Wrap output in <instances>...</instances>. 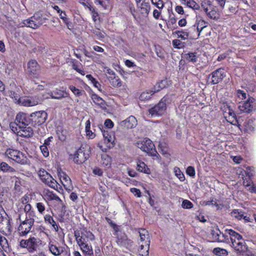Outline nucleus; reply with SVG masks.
<instances>
[{"instance_id":"25","label":"nucleus","mask_w":256,"mask_h":256,"mask_svg":"<svg viewBox=\"0 0 256 256\" xmlns=\"http://www.w3.org/2000/svg\"><path fill=\"white\" fill-rule=\"evenodd\" d=\"M136 169L138 171L146 174H150V169L144 162L140 160H138L136 162Z\"/></svg>"},{"instance_id":"42","label":"nucleus","mask_w":256,"mask_h":256,"mask_svg":"<svg viewBox=\"0 0 256 256\" xmlns=\"http://www.w3.org/2000/svg\"><path fill=\"white\" fill-rule=\"evenodd\" d=\"M213 252L218 256H226L228 254V252L226 250L220 248H214Z\"/></svg>"},{"instance_id":"37","label":"nucleus","mask_w":256,"mask_h":256,"mask_svg":"<svg viewBox=\"0 0 256 256\" xmlns=\"http://www.w3.org/2000/svg\"><path fill=\"white\" fill-rule=\"evenodd\" d=\"M102 164L106 168H110L111 165V158L106 154H104L102 156Z\"/></svg>"},{"instance_id":"28","label":"nucleus","mask_w":256,"mask_h":256,"mask_svg":"<svg viewBox=\"0 0 256 256\" xmlns=\"http://www.w3.org/2000/svg\"><path fill=\"white\" fill-rule=\"evenodd\" d=\"M108 79L114 87H120L122 86V82L118 76L116 74L110 76L108 77Z\"/></svg>"},{"instance_id":"50","label":"nucleus","mask_w":256,"mask_h":256,"mask_svg":"<svg viewBox=\"0 0 256 256\" xmlns=\"http://www.w3.org/2000/svg\"><path fill=\"white\" fill-rule=\"evenodd\" d=\"M212 234L213 238L220 242V231L218 229H216V230H214L212 232Z\"/></svg>"},{"instance_id":"22","label":"nucleus","mask_w":256,"mask_h":256,"mask_svg":"<svg viewBox=\"0 0 256 256\" xmlns=\"http://www.w3.org/2000/svg\"><path fill=\"white\" fill-rule=\"evenodd\" d=\"M48 248L52 254L56 256L62 253L64 248V247L57 246L50 242L48 244Z\"/></svg>"},{"instance_id":"4","label":"nucleus","mask_w":256,"mask_h":256,"mask_svg":"<svg viewBox=\"0 0 256 256\" xmlns=\"http://www.w3.org/2000/svg\"><path fill=\"white\" fill-rule=\"evenodd\" d=\"M74 234L78 246H82L90 241L94 240L95 238L94 234L85 228L75 230Z\"/></svg>"},{"instance_id":"59","label":"nucleus","mask_w":256,"mask_h":256,"mask_svg":"<svg viewBox=\"0 0 256 256\" xmlns=\"http://www.w3.org/2000/svg\"><path fill=\"white\" fill-rule=\"evenodd\" d=\"M90 10L92 12V20L94 22H96L97 20V18L98 16V14L92 7L90 8Z\"/></svg>"},{"instance_id":"23","label":"nucleus","mask_w":256,"mask_h":256,"mask_svg":"<svg viewBox=\"0 0 256 256\" xmlns=\"http://www.w3.org/2000/svg\"><path fill=\"white\" fill-rule=\"evenodd\" d=\"M48 94L52 99L60 100L63 98L66 97L68 94L63 90H56L52 92L48 93Z\"/></svg>"},{"instance_id":"39","label":"nucleus","mask_w":256,"mask_h":256,"mask_svg":"<svg viewBox=\"0 0 256 256\" xmlns=\"http://www.w3.org/2000/svg\"><path fill=\"white\" fill-rule=\"evenodd\" d=\"M207 16L208 18L212 20H217L218 18L216 10L212 6L210 8V10L208 12Z\"/></svg>"},{"instance_id":"56","label":"nucleus","mask_w":256,"mask_h":256,"mask_svg":"<svg viewBox=\"0 0 256 256\" xmlns=\"http://www.w3.org/2000/svg\"><path fill=\"white\" fill-rule=\"evenodd\" d=\"M31 197L30 194H26L21 198V202L22 204H27L30 202Z\"/></svg>"},{"instance_id":"58","label":"nucleus","mask_w":256,"mask_h":256,"mask_svg":"<svg viewBox=\"0 0 256 256\" xmlns=\"http://www.w3.org/2000/svg\"><path fill=\"white\" fill-rule=\"evenodd\" d=\"M40 150L44 157H48L49 156V152L47 146H40Z\"/></svg>"},{"instance_id":"62","label":"nucleus","mask_w":256,"mask_h":256,"mask_svg":"<svg viewBox=\"0 0 256 256\" xmlns=\"http://www.w3.org/2000/svg\"><path fill=\"white\" fill-rule=\"evenodd\" d=\"M130 191L134 195V196L140 198L141 196V192L140 190L135 188H131Z\"/></svg>"},{"instance_id":"12","label":"nucleus","mask_w":256,"mask_h":256,"mask_svg":"<svg viewBox=\"0 0 256 256\" xmlns=\"http://www.w3.org/2000/svg\"><path fill=\"white\" fill-rule=\"evenodd\" d=\"M254 102V99L249 98L247 100L240 104L238 108L242 112L249 113L256 108Z\"/></svg>"},{"instance_id":"6","label":"nucleus","mask_w":256,"mask_h":256,"mask_svg":"<svg viewBox=\"0 0 256 256\" xmlns=\"http://www.w3.org/2000/svg\"><path fill=\"white\" fill-rule=\"evenodd\" d=\"M40 240L35 237H30L27 240H20L19 246L22 248H26L28 252H34L36 250Z\"/></svg>"},{"instance_id":"63","label":"nucleus","mask_w":256,"mask_h":256,"mask_svg":"<svg viewBox=\"0 0 256 256\" xmlns=\"http://www.w3.org/2000/svg\"><path fill=\"white\" fill-rule=\"evenodd\" d=\"M172 44L176 48H180L182 46V43L179 40H172Z\"/></svg>"},{"instance_id":"13","label":"nucleus","mask_w":256,"mask_h":256,"mask_svg":"<svg viewBox=\"0 0 256 256\" xmlns=\"http://www.w3.org/2000/svg\"><path fill=\"white\" fill-rule=\"evenodd\" d=\"M40 66L37 62L34 60H30L27 64L28 72L34 78H37L39 75Z\"/></svg>"},{"instance_id":"45","label":"nucleus","mask_w":256,"mask_h":256,"mask_svg":"<svg viewBox=\"0 0 256 256\" xmlns=\"http://www.w3.org/2000/svg\"><path fill=\"white\" fill-rule=\"evenodd\" d=\"M174 172L175 176L180 180V181L183 182L184 180V176L178 168L174 167Z\"/></svg>"},{"instance_id":"38","label":"nucleus","mask_w":256,"mask_h":256,"mask_svg":"<svg viewBox=\"0 0 256 256\" xmlns=\"http://www.w3.org/2000/svg\"><path fill=\"white\" fill-rule=\"evenodd\" d=\"M196 53L189 52L185 54L184 58L189 62L194 63L197 61Z\"/></svg>"},{"instance_id":"21","label":"nucleus","mask_w":256,"mask_h":256,"mask_svg":"<svg viewBox=\"0 0 256 256\" xmlns=\"http://www.w3.org/2000/svg\"><path fill=\"white\" fill-rule=\"evenodd\" d=\"M206 22L204 20H200L196 24H194L191 28H190V30H196L198 36H200V33L202 30L206 27Z\"/></svg>"},{"instance_id":"64","label":"nucleus","mask_w":256,"mask_h":256,"mask_svg":"<svg viewBox=\"0 0 256 256\" xmlns=\"http://www.w3.org/2000/svg\"><path fill=\"white\" fill-rule=\"evenodd\" d=\"M59 14L60 18L66 24H68V18H66V12H64L62 11Z\"/></svg>"},{"instance_id":"32","label":"nucleus","mask_w":256,"mask_h":256,"mask_svg":"<svg viewBox=\"0 0 256 256\" xmlns=\"http://www.w3.org/2000/svg\"><path fill=\"white\" fill-rule=\"evenodd\" d=\"M82 250L86 254L91 256L93 254V250L92 245L89 243H86L82 246H79Z\"/></svg>"},{"instance_id":"16","label":"nucleus","mask_w":256,"mask_h":256,"mask_svg":"<svg viewBox=\"0 0 256 256\" xmlns=\"http://www.w3.org/2000/svg\"><path fill=\"white\" fill-rule=\"evenodd\" d=\"M226 76L224 70L218 68L211 74V83L213 84H218Z\"/></svg>"},{"instance_id":"9","label":"nucleus","mask_w":256,"mask_h":256,"mask_svg":"<svg viewBox=\"0 0 256 256\" xmlns=\"http://www.w3.org/2000/svg\"><path fill=\"white\" fill-rule=\"evenodd\" d=\"M138 233L140 236V242L139 244H141L142 249L144 248L146 249L143 254H144V256H146L148 254L147 251L148 250L150 249V238L148 232L145 229H140Z\"/></svg>"},{"instance_id":"10","label":"nucleus","mask_w":256,"mask_h":256,"mask_svg":"<svg viewBox=\"0 0 256 256\" xmlns=\"http://www.w3.org/2000/svg\"><path fill=\"white\" fill-rule=\"evenodd\" d=\"M34 223L26 220H24L20 222L18 228V232L20 236H26L29 232H32V229L34 226Z\"/></svg>"},{"instance_id":"34","label":"nucleus","mask_w":256,"mask_h":256,"mask_svg":"<svg viewBox=\"0 0 256 256\" xmlns=\"http://www.w3.org/2000/svg\"><path fill=\"white\" fill-rule=\"evenodd\" d=\"M188 30V32L176 30L174 33L177 34L178 38H180L182 40H186L188 39L190 33L192 32V30H190V28Z\"/></svg>"},{"instance_id":"1","label":"nucleus","mask_w":256,"mask_h":256,"mask_svg":"<svg viewBox=\"0 0 256 256\" xmlns=\"http://www.w3.org/2000/svg\"><path fill=\"white\" fill-rule=\"evenodd\" d=\"M32 122V118L28 114L20 112L16 116L15 123L11 124L12 130L18 136L24 138H30L33 136L34 131L28 126Z\"/></svg>"},{"instance_id":"5","label":"nucleus","mask_w":256,"mask_h":256,"mask_svg":"<svg viewBox=\"0 0 256 256\" xmlns=\"http://www.w3.org/2000/svg\"><path fill=\"white\" fill-rule=\"evenodd\" d=\"M5 154L8 158L20 164L25 165L29 164V160L26 155L20 150L8 148L6 150Z\"/></svg>"},{"instance_id":"41","label":"nucleus","mask_w":256,"mask_h":256,"mask_svg":"<svg viewBox=\"0 0 256 256\" xmlns=\"http://www.w3.org/2000/svg\"><path fill=\"white\" fill-rule=\"evenodd\" d=\"M69 88L76 96H80L85 94L84 90L78 89L72 85L70 86Z\"/></svg>"},{"instance_id":"18","label":"nucleus","mask_w":256,"mask_h":256,"mask_svg":"<svg viewBox=\"0 0 256 256\" xmlns=\"http://www.w3.org/2000/svg\"><path fill=\"white\" fill-rule=\"evenodd\" d=\"M18 102L20 105L25 106H32L38 104V101L26 97L19 98Z\"/></svg>"},{"instance_id":"30","label":"nucleus","mask_w":256,"mask_h":256,"mask_svg":"<svg viewBox=\"0 0 256 256\" xmlns=\"http://www.w3.org/2000/svg\"><path fill=\"white\" fill-rule=\"evenodd\" d=\"M182 4L194 10L200 9V6L194 0H180Z\"/></svg>"},{"instance_id":"51","label":"nucleus","mask_w":256,"mask_h":256,"mask_svg":"<svg viewBox=\"0 0 256 256\" xmlns=\"http://www.w3.org/2000/svg\"><path fill=\"white\" fill-rule=\"evenodd\" d=\"M46 184L54 189L58 188V182L52 176V179L49 180Z\"/></svg>"},{"instance_id":"48","label":"nucleus","mask_w":256,"mask_h":256,"mask_svg":"<svg viewBox=\"0 0 256 256\" xmlns=\"http://www.w3.org/2000/svg\"><path fill=\"white\" fill-rule=\"evenodd\" d=\"M62 184L67 191L70 192L73 190L74 187L71 180L63 182Z\"/></svg>"},{"instance_id":"7","label":"nucleus","mask_w":256,"mask_h":256,"mask_svg":"<svg viewBox=\"0 0 256 256\" xmlns=\"http://www.w3.org/2000/svg\"><path fill=\"white\" fill-rule=\"evenodd\" d=\"M90 148L80 147L75 153L74 160L77 164H82L86 161L90 156Z\"/></svg>"},{"instance_id":"47","label":"nucleus","mask_w":256,"mask_h":256,"mask_svg":"<svg viewBox=\"0 0 256 256\" xmlns=\"http://www.w3.org/2000/svg\"><path fill=\"white\" fill-rule=\"evenodd\" d=\"M72 67L74 70H76L82 75L84 76L85 74L84 70L80 68L81 64L80 63L73 62Z\"/></svg>"},{"instance_id":"36","label":"nucleus","mask_w":256,"mask_h":256,"mask_svg":"<svg viewBox=\"0 0 256 256\" xmlns=\"http://www.w3.org/2000/svg\"><path fill=\"white\" fill-rule=\"evenodd\" d=\"M94 4H100L104 10H108L110 4V0H94Z\"/></svg>"},{"instance_id":"14","label":"nucleus","mask_w":256,"mask_h":256,"mask_svg":"<svg viewBox=\"0 0 256 256\" xmlns=\"http://www.w3.org/2000/svg\"><path fill=\"white\" fill-rule=\"evenodd\" d=\"M116 243L120 246L129 249L132 246V242L124 233L120 232L118 235Z\"/></svg>"},{"instance_id":"60","label":"nucleus","mask_w":256,"mask_h":256,"mask_svg":"<svg viewBox=\"0 0 256 256\" xmlns=\"http://www.w3.org/2000/svg\"><path fill=\"white\" fill-rule=\"evenodd\" d=\"M8 241L6 238L0 234V246L2 248L6 247L8 246Z\"/></svg>"},{"instance_id":"61","label":"nucleus","mask_w":256,"mask_h":256,"mask_svg":"<svg viewBox=\"0 0 256 256\" xmlns=\"http://www.w3.org/2000/svg\"><path fill=\"white\" fill-rule=\"evenodd\" d=\"M92 32L99 39H102L104 38V34L102 33L99 30H93Z\"/></svg>"},{"instance_id":"35","label":"nucleus","mask_w":256,"mask_h":256,"mask_svg":"<svg viewBox=\"0 0 256 256\" xmlns=\"http://www.w3.org/2000/svg\"><path fill=\"white\" fill-rule=\"evenodd\" d=\"M32 19L34 20L36 22H38V24H35V25H37L38 27H40L41 25L44 24L46 20V18H43L42 14L38 13L35 14L32 16Z\"/></svg>"},{"instance_id":"24","label":"nucleus","mask_w":256,"mask_h":256,"mask_svg":"<svg viewBox=\"0 0 256 256\" xmlns=\"http://www.w3.org/2000/svg\"><path fill=\"white\" fill-rule=\"evenodd\" d=\"M231 215L232 217L238 220H240L242 219H244L246 222H248L249 218L246 216H244V212L240 210H234L231 212Z\"/></svg>"},{"instance_id":"43","label":"nucleus","mask_w":256,"mask_h":256,"mask_svg":"<svg viewBox=\"0 0 256 256\" xmlns=\"http://www.w3.org/2000/svg\"><path fill=\"white\" fill-rule=\"evenodd\" d=\"M36 218V212L34 210L26 213L25 220L30 221L34 223Z\"/></svg>"},{"instance_id":"57","label":"nucleus","mask_w":256,"mask_h":256,"mask_svg":"<svg viewBox=\"0 0 256 256\" xmlns=\"http://www.w3.org/2000/svg\"><path fill=\"white\" fill-rule=\"evenodd\" d=\"M251 180L250 179L248 180L244 181V186L246 187H249L248 190L252 192H254V186H251Z\"/></svg>"},{"instance_id":"29","label":"nucleus","mask_w":256,"mask_h":256,"mask_svg":"<svg viewBox=\"0 0 256 256\" xmlns=\"http://www.w3.org/2000/svg\"><path fill=\"white\" fill-rule=\"evenodd\" d=\"M91 98L95 104H97L101 108H105L106 102L104 100L98 95L95 94H92L91 96Z\"/></svg>"},{"instance_id":"20","label":"nucleus","mask_w":256,"mask_h":256,"mask_svg":"<svg viewBox=\"0 0 256 256\" xmlns=\"http://www.w3.org/2000/svg\"><path fill=\"white\" fill-rule=\"evenodd\" d=\"M170 84V81L168 80L167 79L162 80L158 82L156 85L152 88L154 89V92H158L160 90L166 88Z\"/></svg>"},{"instance_id":"55","label":"nucleus","mask_w":256,"mask_h":256,"mask_svg":"<svg viewBox=\"0 0 256 256\" xmlns=\"http://www.w3.org/2000/svg\"><path fill=\"white\" fill-rule=\"evenodd\" d=\"M151 2L158 8H162L164 7V4L162 0H151Z\"/></svg>"},{"instance_id":"52","label":"nucleus","mask_w":256,"mask_h":256,"mask_svg":"<svg viewBox=\"0 0 256 256\" xmlns=\"http://www.w3.org/2000/svg\"><path fill=\"white\" fill-rule=\"evenodd\" d=\"M156 55L159 58H162L164 56V50L160 46H156L155 48Z\"/></svg>"},{"instance_id":"3","label":"nucleus","mask_w":256,"mask_h":256,"mask_svg":"<svg viewBox=\"0 0 256 256\" xmlns=\"http://www.w3.org/2000/svg\"><path fill=\"white\" fill-rule=\"evenodd\" d=\"M136 146L148 155L152 156L154 160H158L159 154L156 152L154 144L149 138H145L136 143Z\"/></svg>"},{"instance_id":"31","label":"nucleus","mask_w":256,"mask_h":256,"mask_svg":"<svg viewBox=\"0 0 256 256\" xmlns=\"http://www.w3.org/2000/svg\"><path fill=\"white\" fill-rule=\"evenodd\" d=\"M103 136L104 138V142L106 144H112L114 142V137L112 133H108V132H104L103 133Z\"/></svg>"},{"instance_id":"11","label":"nucleus","mask_w":256,"mask_h":256,"mask_svg":"<svg viewBox=\"0 0 256 256\" xmlns=\"http://www.w3.org/2000/svg\"><path fill=\"white\" fill-rule=\"evenodd\" d=\"M42 195L46 200V203L47 202V201L54 200L58 202V204L60 205L62 208H65V206L63 204L60 198L52 192H51L48 190L45 189L42 191Z\"/></svg>"},{"instance_id":"26","label":"nucleus","mask_w":256,"mask_h":256,"mask_svg":"<svg viewBox=\"0 0 256 256\" xmlns=\"http://www.w3.org/2000/svg\"><path fill=\"white\" fill-rule=\"evenodd\" d=\"M152 91H154V89L152 88L151 90L143 92L140 96L139 99L142 101H146L150 100L152 96L156 93V92Z\"/></svg>"},{"instance_id":"44","label":"nucleus","mask_w":256,"mask_h":256,"mask_svg":"<svg viewBox=\"0 0 256 256\" xmlns=\"http://www.w3.org/2000/svg\"><path fill=\"white\" fill-rule=\"evenodd\" d=\"M226 230L225 233H222L220 232V242H226V243H230V236L226 232V230Z\"/></svg>"},{"instance_id":"49","label":"nucleus","mask_w":256,"mask_h":256,"mask_svg":"<svg viewBox=\"0 0 256 256\" xmlns=\"http://www.w3.org/2000/svg\"><path fill=\"white\" fill-rule=\"evenodd\" d=\"M194 204L188 200H184L182 204V207L186 209H190L193 208Z\"/></svg>"},{"instance_id":"2","label":"nucleus","mask_w":256,"mask_h":256,"mask_svg":"<svg viewBox=\"0 0 256 256\" xmlns=\"http://www.w3.org/2000/svg\"><path fill=\"white\" fill-rule=\"evenodd\" d=\"M226 232L230 236V246L234 252L240 256H244L249 250L242 236L232 230H227Z\"/></svg>"},{"instance_id":"15","label":"nucleus","mask_w":256,"mask_h":256,"mask_svg":"<svg viewBox=\"0 0 256 256\" xmlns=\"http://www.w3.org/2000/svg\"><path fill=\"white\" fill-rule=\"evenodd\" d=\"M30 116L32 118V122L40 124L46 122L48 114L44 111H39L31 114Z\"/></svg>"},{"instance_id":"17","label":"nucleus","mask_w":256,"mask_h":256,"mask_svg":"<svg viewBox=\"0 0 256 256\" xmlns=\"http://www.w3.org/2000/svg\"><path fill=\"white\" fill-rule=\"evenodd\" d=\"M137 125V120L134 116H130L128 118L121 122L120 126L127 128H132Z\"/></svg>"},{"instance_id":"54","label":"nucleus","mask_w":256,"mask_h":256,"mask_svg":"<svg viewBox=\"0 0 256 256\" xmlns=\"http://www.w3.org/2000/svg\"><path fill=\"white\" fill-rule=\"evenodd\" d=\"M45 222L52 226L56 222L54 220L53 218L49 214H46L44 217Z\"/></svg>"},{"instance_id":"40","label":"nucleus","mask_w":256,"mask_h":256,"mask_svg":"<svg viewBox=\"0 0 256 256\" xmlns=\"http://www.w3.org/2000/svg\"><path fill=\"white\" fill-rule=\"evenodd\" d=\"M58 175L62 183L63 182L71 180L61 169L58 170Z\"/></svg>"},{"instance_id":"27","label":"nucleus","mask_w":256,"mask_h":256,"mask_svg":"<svg viewBox=\"0 0 256 256\" xmlns=\"http://www.w3.org/2000/svg\"><path fill=\"white\" fill-rule=\"evenodd\" d=\"M38 174L42 181L46 184L49 180L52 179V176L44 170H40Z\"/></svg>"},{"instance_id":"19","label":"nucleus","mask_w":256,"mask_h":256,"mask_svg":"<svg viewBox=\"0 0 256 256\" xmlns=\"http://www.w3.org/2000/svg\"><path fill=\"white\" fill-rule=\"evenodd\" d=\"M140 8V12L144 16H147L150 11V6L149 2V0L142 2L139 6H138Z\"/></svg>"},{"instance_id":"8","label":"nucleus","mask_w":256,"mask_h":256,"mask_svg":"<svg viewBox=\"0 0 256 256\" xmlns=\"http://www.w3.org/2000/svg\"><path fill=\"white\" fill-rule=\"evenodd\" d=\"M167 98V96H164L156 105L149 110V114L152 116H162L164 113Z\"/></svg>"},{"instance_id":"33","label":"nucleus","mask_w":256,"mask_h":256,"mask_svg":"<svg viewBox=\"0 0 256 256\" xmlns=\"http://www.w3.org/2000/svg\"><path fill=\"white\" fill-rule=\"evenodd\" d=\"M38 24V22H36L34 20L32 19V16L28 19L24 20L23 22L24 26L33 29H36L38 28L37 25H35V24Z\"/></svg>"},{"instance_id":"46","label":"nucleus","mask_w":256,"mask_h":256,"mask_svg":"<svg viewBox=\"0 0 256 256\" xmlns=\"http://www.w3.org/2000/svg\"><path fill=\"white\" fill-rule=\"evenodd\" d=\"M36 206L38 212L41 214H44L46 210L45 204L42 202H38L36 204Z\"/></svg>"},{"instance_id":"53","label":"nucleus","mask_w":256,"mask_h":256,"mask_svg":"<svg viewBox=\"0 0 256 256\" xmlns=\"http://www.w3.org/2000/svg\"><path fill=\"white\" fill-rule=\"evenodd\" d=\"M186 173L190 176L194 177L196 174L194 168L192 166H188L186 170Z\"/></svg>"}]
</instances>
